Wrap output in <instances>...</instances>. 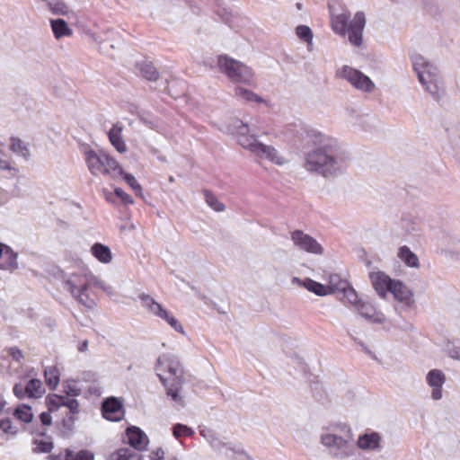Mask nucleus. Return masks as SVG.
I'll list each match as a JSON object with an SVG mask.
<instances>
[{"label": "nucleus", "instance_id": "f257e3e1", "mask_svg": "<svg viewBox=\"0 0 460 460\" xmlns=\"http://www.w3.org/2000/svg\"><path fill=\"white\" fill-rule=\"evenodd\" d=\"M350 12L343 10L339 14L331 13L330 24L331 28L336 34L345 36L348 34L349 41L357 47L362 44V33L366 25V17L363 12L355 13L350 20Z\"/></svg>", "mask_w": 460, "mask_h": 460}, {"label": "nucleus", "instance_id": "f03ea898", "mask_svg": "<svg viewBox=\"0 0 460 460\" xmlns=\"http://www.w3.org/2000/svg\"><path fill=\"white\" fill-rule=\"evenodd\" d=\"M155 370L160 381L166 387L168 396L174 402H182L179 392L181 389V367L180 362L170 356H162L158 358Z\"/></svg>", "mask_w": 460, "mask_h": 460}, {"label": "nucleus", "instance_id": "7ed1b4c3", "mask_svg": "<svg viewBox=\"0 0 460 460\" xmlns=\"http://www.w3.org/2000/svg\"><path fill=\"white\" fill-rule=\"evenodd\" d=\"M84 155L88 169L93 175L106 180L112 179V172L115 169L112 156L104 150L96 151L91 147H86Z\"/></svg>", "mask_w": 460, "mask_h": 460}, {"label": "nucleus", "instance_id": "20e7f679", "mask_svg": "<svg viewBox=\"0 0 460 460\" xmlns=\"http://www.w3.org/2000/svg\"><path fill=\"white\" fill-rule=\"evenodd\" d=\"M217 63L220 70L233 82L252 84L253 73L247 66L227 56H219Z\"/></svg>", "mask_w": 460, "mask_h": 460}, {"label": "nucleus", "instance_id": "39448f33", "mask_svg": "<svg viewBox=\"0 0 460 460\" xmlns=\"http://www.w3.org/2000/svg\"><path fill=\"white\" fill-rule=\"evenodd\" d=\"M412 64L421 84L425 86L427 91L433 96L438 97L439 86L436 67L426 62L421 56H415L412 58Z\"/></svg>", "mask_w": 460, "mask_h": 460}, {"label": "nucleus", "instance_id": "423d86ee", "mask_svg": "<svg viewBox=\"0 0 460 460\" xmlns=\"http://www.w3.org/2000/svg\"><path fill=\"white\" fill-rule=\"evenodd\" d=\"M336 161L327 151L318 148L306 155L305 168L311 172H316L323 176H328L335 171Z\"/></svg>", "mask_w": 460, "mask_h": 460}, {"label": "nucleus", "instance_id": "0eeeda50", "mask_svg": "<svg viewBox=\"0 0 460 460\" xmlns=\"http://www.w3.org/2000/svg\"><path fill=\"white\" fill-rule=\"evenodd\" d=\"M238 143L260 158H266L279 165L284 164V158L279 155L277 150L273 146H267L257 141V139L252 136L242 135L238 138Z\"/></svg>", "mask_w": 460, "mask_h": 460}, {"label": "nucleus", "instance_id": "6e6552de", "mask_svg": "<svg viewBox=\"0 0 460 460\" xmlns=\"http://www.w3.org/2000/svg\"><path fill=\"white\" fill-rule=\"evenodd\" d=\"M336 76L346 79L355 88L364 92H371L375 88L374 83L367 75L349 66H344L337 70Z\"/></svg>", "mask_w": 460, "mask_h": 460}, {"label": "nucleus", "instance_id": "1a4fd4ad", "mask_svg": "<svg viewBox=\"0 0 460 460\" xmlns=\"http://www.w3.org/2000/svg\"><path fill=\"white\" fill-rule=\"evenodd\" d=\"M88 282L89 280L86 276L75 274L70 276V278L66 281V284L72 295L80 303L90 307L94 303L92 299H90L89 296L85 292Z\"/></svg>", "mask_w": 460, "mask_h": 460}, {"label": "nucleus", "instance_id": "9d476101", "mask_svg": "<svg viewBox=\"0 0 460 460\" xmlns=\"http://www.w3.org/2000/svg\"><path fill=\"white\" fill-rule=\"evenodd\" d=\"M291 240L299 249L311 253L321 254L323 247L312 236L305 234L303 231L296 230L291 233Z\"/></svg>", "mask_w": 460, "mask_h": 460}, {"label": "nucleus", "instance_id": "9b49d317", "mask_svg": "<svg viewBox=\"0 0 460 460\" xmlns=\"http://www.w3.org/2000/svg\"><path fill=\"white\" fill-rule=\"evenodd\" d=\"M64 403L65 397L56 394H49L45 399L48 411H44L40 415L41 423L49 426L52 423L51 413L57 411L61 406H64Z\"/></svg>", "mask_w": 460, "mask_h": 460}, {"label": "nucleus", "instance_id": "f8f14e48", "mask_svg": "<svg viewBox=\"0 0 460 460\" xmlns=\"http://www.w3.org/2000/svg\"><path fill=\"white\" fill-rule=\"evenodd\" d=\"M128 443L137 450H145L148 445L147 436L137 427L131 426L126 429Z\"/></svg>", "mask_w": 460, "mask_h": 460}, {"label": "nucleus", "instance_id": "ddd939ff", "mask_svg": "<svg viewBox=\"0 0 460 460\" xmlns=\"http://www.w3.org/2000/svg\"><path fill=\"white\" fill-rule=\"evenodd\" d=\"M8 148L16 156L25 161H29L31 158L32 153L29 144L16 136L10 137Z\"/></svg>", "mask_w": 460, "mask_h": 460}, {"label": "nucleus", "instance_id": "4468645a", "mask_svg": "<svg viewBox=\"0 0 460 460\" xmlns=\"http://www.w3.org/2000/svg\"><path fill=\"white\" fill-rule=\"evenodd\" d=\"M446 381V376L441 370L432 369L427 375V382L432 387L431 396L434 400H439L442 397V385Z\"/></svg>", "mask_w": 460, "mask_h": 460}, {"label": "nucleus", "instance_id": "2eb2a0df", "mask_svg": "<svg viewBox=\"0 0 460 460\" xmlns=\"http://www.w3.org/2000/svg\"><path fill=\"white\" fill-rule=\"evenodd\" d=\"M49 25L55 40H60L74 35L72 27L62 18L49 20Z\"/></svg>", "mask_w": 460, "mask_h": 460}, {"label": "nucleus", "instance_id": "dca6fc26", "mask_svg": "<svg viewBox=\"0 0 460 460\" xmlns=\"http://www.w3.org/2000/svg\"><path fill=\"white\" fill-rule=\"evenodd\" d=\"M372 285L375 290L380 295L385 296L390 291L394 279L382 272H376L370 275Z\"/></svg>", "mask_w": 460, "mask_h": 460}, {"label": "nucleus", "instance_id": "f3484780", "mask_svg": "<svg viewBox=\"0 0 460 460\" xmlns=\"http://www.w3.org/2000/svg\"><path fill=\"white\" fill-rule=\"evenodd\" d=\"M356 309L362 317L371 322L382 323L385 320L384 314L377 311L375 306L368 302L361 301Z\"/></svg>", "mask_w": 460, "mask_h": 460}, {"label": "nucleus", "instance_id": "a211bd4d", "mask_svg": "<svg viewBox=\"0 0 460 460\" xmlns=\"http://www.w3.org/2000/svg\"><path fill=\"white\" fill-rule=\"evenodd\" d=\"M394 298L410 305L413 303L412 294L408 288L398 280H394L390 291Z\"/></svg>", "mask_w": 460, "mask_h": 460}, {"label": "nucleus", "instance_id": "6ab92c4d", "mask_svg": "<svg viewBox=\"0 0 460 460\" xmlns=\"http://www.w3.org/2000/svg\"><path fill=\"white\" fill-rule=\"evenodd\" d=\"M137 68L142 77L148 81L155 82L159 79V72L154 63L144 60L137 64Z\"/></svg>", "mask_w": 460, "mask_h": 460}, {"label": "nucleus", "instance_id": "aec40b11", "mask_svg": "<svg viewBox=\"0 0 460 460\" xmlns=\"http://www.w3.org/2000/svg\"><path fill=\"white\" fill-rule=\"evenodd\" d=\"M1 258L4 261L0 262V270L13 271L18 268V254L9 246Z\"/></svg>", "mask_w": 460, "mask_h": 460}, {"label": "nucleus", "instance_id": "412c9836", "mask_svg": "<svg viewBox=\"0 0 460 460\" xmlns=\"http://www.w3.org/2000/svg\"><path fill=\"white\" fill-rule=\"evenodd\" d=\"M49 460H94V455L89 450H81L75 454L66 450L64 454L58 456H49Z\"/></svg>", "mask_w": 460, "mask_h": 460}, {"label": "nucleus", "instance_id": "4be33fe9", "mask_svg": "<svg viewBox=\"0 0 460 460\" xmlns=\"http://www.w3.org/2000/svg\"><path fill=\"white\" fill-rule=\"evenodd\" d=\"M336 289L342 292V300L357 307L361 300L354 288L349 286L348 282H341V286H336Z\"/></svg>", "mask_w": 460, "mask_h": 460}, {"label": "nucleus", "instance_id": "5701e85b", "mask_svg": "<svg viewBox=\"0 0 460 460\" xmlns=\"http://www.w3.org/2000/svg\"><path fill=\"white\" fill-rule=\"evenodd\" d=\"M140 300L143 302L144 305L155 315L162 318L163 316H166V310L162 307V305L157 303L152 296L146 294L139 295Z\"/></svg>", "mask_w": 460, "mask_h": 460}, {"label": "nucleus", "instance_id": "b1692460", "mask_svg": "<svg viewBox=\"0 0 460 460\" xmlns=\"http://www.w3.org/2000/svg\"><path fill=\"white\" fill-rule=\"evenodd\" d=\"M93 256L102 263H109L112 261V253L109 247L95 243L91 248Z\"/></svg>", "mask_w": 460, "mask_h": 460}, {"label": "nucleus", "instance_id": "393cba45", "mask_svg": "<svg viewBox=\"0 0 460 460\" xmlns=\"http://www.w3.org/2000/svg\"><path fill=\"white\" fill-rule=\"evenodd\" d=\"M379 443L380 436L376 432L360 436L358 440V447L365 450H374L379 447Z\"/></svg>", "mask_w": 460, "mask_h": 460}, {"label": "nucleus", "instance_id": "a878e982", "mask_svg": "<svg viewBox=\"0 0 460 460\" xmlns=\"http://www.w3.org/2000/svg\"><path fill=\"white\" fill-rule=\"evenodd\" d=\"M112 112L110 111L108 114L101 113L98 117L100 125L107 130L110 142L112 146L115 145V136L113 130L115 129V123L113 122Z\"/></svg>", "mask_w": 460, "mask_h": 460}, {"label": "nucleus", "instance_id": "bb28decb", "mask_svg": "<svg viewBox=\"0 0 460 460\" xmlns=\"http://www.w3.org/2000/svg\"><path fill=\"white\" fill-rule=\"evenodd\" d=\"M398 257L409 267L418 268L420 266L418 256L407 246L399 248Z\"/></svg>", "mask_w": 460, "mask_h": 460}, {"label": "nucleus", "instance_id": "cd10ccee", "mask_svg": "<svg viewBox=\"0 0 460 460\" xmlns=\"http://www.w3.org/2000/svg\"><path fill=\"white\" fill-rule=\"evenodd\" d=\"M48 6L49 11L55 15L69 17L75 13L65 2L60 0L49 2Z\"/></svg>", "mask_w": 460, "mask_h": 460}, {"label": "nucleus", "instance_id": "c85d7f7f", "mask_svg": "<svg viewBox=\"0 0 460 460\" xmlns=\"http://www.w3.org/2000/svg\"><path fill=\"white\" fill-rule=\"evenodd\" d=\"M26 394L30 397L40 398L45 394V388L39 379H31L25 387Z\"/></svg>", "mask_w": 460, "mask_h": 460}, {"label": "nucleus", "instance_id": "c756f323", "mask_svg": "<svg viewBox=\"0 0 460 460\" xmlns=\"http://www.w3.org/2000/svg\"><path fill=\"white\" fill-rule=\"evenodd\" d=\"M45 381L47 385L52 389L55 390L59 382H60V375L57 367H50L46 368L45 370Z\"/></svg>", "mask_w": 460, "mask_h": 460}, {"label": "nucleus", "instance_id": "7c9ffc66", "mask_svg": "<svg viewBox=\"0 0 460 460\" xmlns=\"http://www.w3.org/2000/svg\"><path fill=\"white\" fill-rule=\"evenodd\" d=\"M322 443L326 447H336L343 448L347 447L348 441L333 434H325L322 436Z\"/></svg>", "mask_w": 460, "mask_h": 460}, {"label": "nucleus", "instance_id": "2f4dec72", "mask_svg": "<svg viewBox=\"0 0 460 460\" xmlns=\"http://www.w3.org/2000/svg\"><path fill=\"white\" fill-rule=\"evenodd\" d=\"M304 286L306 289L309 291L318 295V296H326L330 294V288L327 286H324L319 282H316L313 279H306L304 282Z\"/></svg>", "mask_w": 460, "mask_h": 460}, {"label": "nucleus", "instance_id": "473e14b6", "mask_svg": "<svg viewBox=\"0 0 460 460\" xmlns=\"http://www.w3.org/2000/svg\"><path fill=\"white\" fill-rule=\"evenodd\" d=\"M0 171H8L12 174L18 173V169L15 164L7 158L4 151L3 150V143L0 141Z\"/></svg>", "mask_w": 460, "mask_h": 460}, {"label": "nucleus", "instance_id": "72a5a7b5", "mask_svg": "<svg viewBox=\"0 0 460 460\" xmlns=\"http://www.w3.org/2000/svg\"><path fill=\"white\" fill-rule=\"evenodd\" d=\"M119 173L123 177V179L127 182V184L131 188V190L135 192V194L137 196L142 198L143 197L142 187L137 182L136 178L132 174L125 172L121 168H119Z\"/></svg>", "mask_w": 460, "mask_h": 460}, {"label": "nucleus", "instance_id": "f704fd0d", "mask_svg": "<svg viewBox=\"0 0 460 460\" xmlns=\"http://www.w3.org/2000/svg\"><path fill=\"white\" fill-rule=\"evenodd\" d=\"M13 414L18 420L25 423H30L33 419L32 410L26 404L18 406L15 409Z\"/></svg>", "mask_w": 460, "mask_h": 460}, {"label": "nucleus", "instance_id": "c9c22d12", "mask_svg": "<svg viewBox=\"0 0 460 460\" xmlns=\"http://www.w3.org/2000/svg\"><path fill=\"white\" fill-rule=\"evenodd\" d=\"M102 413L108 420H115V398L110 397L102 403Z\"/></svg>", "mask_w": 460, "mask_h": 460}, {"label": "nucleus", "instance_id": "e433bc0d", "mask_svg": "<svg viewBox=\"0 0 460 460\" xmlns=\"http://www.w3.org/2000/svg\"><path fill=\"white\" fill-rule=\"evenodd\" d=\"M235 95L246 102H263V99L257 95L255 93L244 89L243 87H236L234 90Z\"/></svg>", "mask_w": 460, "mask_h": 460}, {"label": "nucleus", "instance_id": "4c0bfd02", "mask_svg": "<svg viewBox=\"0 0 460 460\" xmlns=\"http://www.w3.org/2000/svg\"><path fill=\"white\" fill-rule=\"evenodd\" d=\"M204 195L206 202L211 208L218 212L223 211L225 209V205L222 202H220L211 191L204 190Z\"/></svg>", "mask_w": 460, "mask_h": 460}, {"label": "nucleus", "instance_id": "58836bf2", "mask_svg": "<svg viewBox=\"0 0 460 460\" xmlns=\"http://www.w3.org/2000/svg\"><path fill=\"white\" fill-rule=\"evenodd\" d=\"M193 430L186 425L178 423L172 428V434L176 438H188L193 435Z\"/></svg>", "mask_w": 460, "mask_h": 460}, {"label": "nucleus", "instance_id": "ea45409f", "mask_svg": "<svg viewBox=\"0 0 460 460\" xmlns=\"http://www.w3.org/2000/svg\"><path fill=\"white\" fill-rule=\"evenodd\" d=\"M297 37L305 42L311 44L313 40L312 30L305 25H299L296 29Z\"/></svg>", "mask_w": 460, "mask_h": 460}, {"label": "nucleus", "instance_id": "a19ab883", "mask_svg": "<svg viewBox=\"0 0 460 460\" xmlns=\"http://www.w3.org/2000/svg\"><path fill=\"white\" fill-rule=\"evenodd\" d=\"M0 430L8 436H14L18 432V429L13 426L10 419H3L0 420Z\"/></svg>", "mask_w": 460, "mask_h": 460}, {"label": "nucleus", "instance_id": "79ce46f5", "mask_svg": "<svg viewBox=\"0 0 460 460\" xmlns=\"http://www.w3.org/2000/svg\"><path fill=\"white\" fill-rule=\"evenodd\" d=\"M117 460H141V457L129 449L120 448L117 451Z\"/></svg>", "mask_w": 460, "mask_h": 460}, {"label": "nucleus", "instance_id": "37998d69", "mask_svg": "<svg viewBox=\"0 0 460 460\" xmlns=\"http://www.w3.org/2000/svg\"><path fill=\"white\" fill-rule=\"evenodd\" d=\"M53 447V444L47 440H36L34 451L38 453L49 452Z\"/></svg>", "mask_w": 460, "mask_h": 460}, {"label": "nucleus", "instance_id": "c03bdc74", "mask_svg": "<svg viewBox=\"0 0 460 460\" xmlns=\"http://www.w3.org/2000/svg\"><path fill=\"white\" fill-rule=\"evenodd\" d=\"M162 319L165 320L176 332L182 333L183 328L181 324L179 323V321L174 318L172 315H171L166 311V316H163Z\"/></svg>", "mask_w": 460, "mask_h": 460}, {"label": "nucleus", "instance_id": "a18cd8bd", "mask_svg": "<svg viewBox=\"0 0 460 460\" xmlns=\"http://www.w3.org/2000/svg\"><path fill=\"white\" fill-rule=\"evenodd\" d=\"M64 406L67 407L72 414H76L79 412V403L75 399L66 400L65 398Z\"/></svg>", "mask_w": 460, "mask_h": 460}, {"label": "nucleus", "instance_id": "49530a36", "mask_svg": "<svg viewBox=\"0 0 460 460\" xmlns=\"http://www.w3.org/2000/svg\"><path fill=\"white\" fill-rule=\"evenodd\" d=\"M330 293L336 291V286H341V282H346L345 280H342L339 275H331L330 276ZM337 291H339L337 289Z\"/></svg>", "mask_w": 460, "mask_h": 460}, {"label": "nucleus", "instance_id": "de8ad7c7", "mask_svg": "<svg viewBox=\"0 0 460 460\" xmlns=\"http://www.w3.org/2000/svg\"><path fill=\"white\" fill-rule=\"evenodd\" d=\"M117 198H119L125 205L133 204L134 202L133 198L129 194L119 188H117Z\"/></svg>", "mask_w": 460, "mask_h": 460}, {"label": "nucleus", "instance_id": "09e8293b", "mask_svg": "<svg viewBox=\"0 0 460 460\" xmlns=\"http://www.w3.org/2000/svg\"><path fill=\"white\" fill-rule=\"evenodd\" d=\"M79 391L80 390L76 387L75 384L66 383L64 385V392L67 395L76 396L79 394Z\"/></svg>", "mask_w": 460, "mask_h": 460}, {"label": "nucleus", "instance_id": "8fccbe9b", "mask_svg": "<svg viewBox=\"0 0 460 460\" xmlns=\"http://www.w3.org/2000/svg\"><path fill=\"white\" fill-rule=\"evenodd\" d=\"M164 457V451L162 448H156L150 452V460H162Z\"/></svg>", "mask_w": 460, "mask_h": 460}, {"label": "nucleus", "instance_id": "3c124183", "mask_svg": "<svg viewBox=\"0 0 460 460\" xmlns=\"http://www.w3.org/2000/svg\"><path fill=\"white\" fill-rule=\"evenodd\" d=\"M123 402L120 398L117 397V422L124 418Z\"/></svg>", "mask_w": 460, "mask_h": 460}, {"label": "nucleus", "instance_id": "603ef678", "mask_svg": "<svg viewBox=\"0 0 460 460\" xmlns=\"http://www.w3.org/2000/svg\"><path fill=\"white\" fill-rule=\"evenodd\" d=\"M126 150L127 147L124 141L117 136V152L124 153Z\"/></svg>", "mask_w": 460, "mask_h": 460}, {"label": "nucleus", "instance_id": "864d4df0", "mask_svg": "<svg viewBox=\"0 0 460 460\" xmlns=\"http://www.w3.org/2000/svg\"><path fill=\"white\" fill-rule=\"evenodd\" d=\"M7 248V245L0 243V258L2 257V255L4 254L5 249Z\"/></svg>", "mask_w": 460, "mask_h": 460}, {"label": "nucleus", "instance_id": "5fc2aeb1", "mask_svg": "<svg viewBox=\"0 0 460 460\" xmlns=\"http://www.w3.org/2000/svg\"><path fill=\"white\" fill-rule=\"evenodd\" d=\"M95 284H96V285H98V286H100L102 288H103V289H105V290H106V288H105V287H104V282H103V281L96 280V281H95Z\"/></svg>", "mask_w": 460, "mask_h": 460}, {"label": "nucleus", "instance_id": "6e6d98bb", "mask_svg": "<svg viewBox=\"0 0 460 460\" xmlns=\"http://www.w3.org/2000/svg\"><path fill=\"white\" fill-rule=\"evenodd\" d=\"M106 199H107V200L111 202L112 201V195H111V193L106 194Z\"/></svg>", "mask_w": 460, "mask_h": 460}, {"label": "nucleus", "instance_id": "4d7b16f0", "mask_svg": "<svg viewBox=\"0 0 460 460\" xmlns=\"http://www.w3.org/2000/svg\"><path fill=\"white\" fill-rule=\"evenodd\" d=\"M14 393H15L16 394H18V393H20V390H18V387H17V386H15V387H14Z\"/></svg>", "mask_w": 460, "mask_h": 460}, {"label": "nucleus", "instance_id": "13d9d810", "mask_svg": "<svg viewBox=\"0 0 460 460\" xmlns=\"http://www.w3.org/2000/svg\"><path fill=\"white\" fill-rule=\"evenodd\" d=\"M14 393H15L16 394H18V393H20V390H18V387H17V386H15V387H14Z\"/></svg>", "mask_w": 460, "mask_h": 460}, {"label": "nucleus", "instance_id": "bf43d9fd", "mask_svg": "<svg viewBox=\"0 0 460 460\" xmlns=\"http://www.w3.org/2000/svg\"><path fill=\"white\" fill-rule=\"evenodd\" d=\"M296 7H297V9L301 10L302 9V4H299V3L296 4Z\"/></svg>", "mask_w": 460, "mask_h": 460}, {"label": "nucleus", "instance_id": "052dcab7", "mask_svg": "<svg viewBox=\"0 0 460 460\" xmlns=\"http://www.w3.org/2000/svg\"><path fill=\"white\" fill-rule=\"evenodd\" d=\"M98 44H99V49H100V50H102V46H101V43H100V42H98Z\"/></svg>", "mask_w": 460, "mask_h": 460}, {"label": "nucleus", "instance_id": "680f3d73", "mask_svg": "<svg viewBox=\"0 0 460 460\" xmlns=\"http://www.w3.org/2000/svg\"><path fill=\"white\" fill-rule=\"evenodd\" d=\"M70 420H71V424H73L75 421V420L72 417L70 418Z\"/></svg>", "mask_w": 460, "mask_h": 460}]
</instances>
